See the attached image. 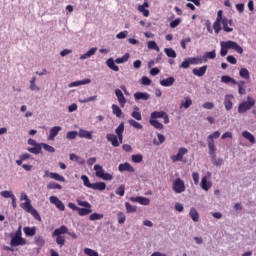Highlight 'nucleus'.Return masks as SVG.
Listing matches in <instances>:
<instances>
[{"instance_id":"obj_16","label":"nucleus","mask_w":256,"mask_h":256,"mask_svg":"<svg viewBox=\"0 0 256 256\" xmlns=\"http://www.w3.org/2000/svg\"><path fill=\"white\" fill-rule=\"evenodd\" d=\"M234 99L233 94H227L224 99V107L226 111H231L233 109V102L231 101Z\"/></svg>"},{"instance_id":"obj_50","label":"nucleus","mask_w":256,"mask_h":256,"mask_svg":"<svg viewBox=\"0 0 256 256\" xmlns=\"http://www.w3.org/2000/svg\"><path fill=\"white\" fill-rule=\"evenodd\" d=\"M104 215L99 213H93L89 216L90 221H99V219H103Z\"/></svg>"},{"instance_id":"obj_52","label":"nucleus","mask_w":256,"mask_h":256,"mask_svg":"<svg viewBox=\"0 0 256 256\" xmlns=\"http://www.w3.org/2000/svg\"><path fill=\"white\" fill-rule=\"evenodd\" d=\"M35 244L38 246V247H43L45 245V239H43L42 236H36L35 237Z\"/></svg>"},{"instance_id":"obj_24","label":"nucleus","mask_w":256,"mask_h":256,"mask_svg":"<svg viewBox=\"0 0 256 256\" xmlns=\"http://www.w3.org/2000/svg\"><path fill=\"white\" fill-rule=\"evenodd\" d=\"M236 85H238L239 95H246L247 94V87L245 86V81L240 80L236 83Z\"/></svg>"},{"instance_id":"obj_3","label":"nucleus","mask_w":256,"mask_h":256,"mask_svg":"<svg viewBox=\"0 0 256 256\" xmlns=\"http://www.w3.org/2000/svg\"><path fill=\"white\" fill-rule=\"evenodd\" d=\"M63 235H69L72 239H77V234L75 232H69V228L65 225L55 229L52 232V237H56V243L59 245L60 249L65 247V236Z\"/></svg>"},{"instance_id":"obj_19","label":"nucleus","mask_w":256,"mask_h":256,"mask_svg":"<svg viewBox=\"0 0 256 256\" xmlns=\"http://www.w3.org/2000/svg\"><path fill=\"white\" fill-rule=\"evenodd\" d=\"M115 95L118 99L120 106L125 107V103H127V99L125 98V95H123V92L120 89H116Z\"/></svg>"},{"instance_id":"obj_13","label":"nucleus","mask_w":256,"mask_h":256,"mask_svg":"<svg viewBox=\"0 0 256 256\" xmlns=\"http://www.w3.org/2000/svg\"><path fill=\"white\" fill-rule=\"evenodd\" d=\"M49 200H50V203H52V205H55V207L59 209V211L65 210V204H63V201L58 199L57 196H50Z\"/></svg>"},{"instance_id":"obj_15","label":"nucleus","mask_w":256,"mask_h":256,"mask_svg":"<svg viewBox=\"0 0 256 256\" xmlns=\"http://www.w3.org/2000/svg\"><path fill=\"white\" fill-rule=\"evenodd\" d=\"M130 201H132V203H139L140 205H149V203H151L149 198L143 196L130 197Z\"/></svg>"},{"instance_id":"obj_60","label":"nucleus","mask_w":256,"mask_h":256,"mask_svg":"<svg viewBox=\"0 0 256 256\" xmlns=\"http://www.w3.org/2000/svg\"><path fill=\"white\" fill-rule=\"evenodd\" d=\"M148 49H153L154 51H159V46H157V42L149 41L148 42Z\"/></svg>"},{"instance_id":"obj_63","label":"nucleus","mask_w":256,"mask_h":256,"mask_svg":"<svg viewBox=\"0 0 256 256\" xmlns=\"http://www.w3.org/2000/svg\"><path fill=\"white\" fill-rule=\"evenodd\" d=\"M141 83L142 85H151V79H149V77L147 76H143L141 79Z\"/></svg>"},{"instance_id":"obj_1","label":"nucleus","mask_w":256,"mask_h":256,"mask_svg":"<svg viewBox=\"0 0 256 256\" xmlns=\"http://www.w3.org/2000/svg\"><path fill=\"white\" fill-rule=\"evenodd\" d=\"M221 137L220 131H215L207 137L209 155L212 159L213 165L216 167H221L223 165V158L217 159V147L215 146V139H219Z\"/></svg>"},{"instance_id":"obj_5","label":"nucleus","mask_w":256,"mask_h":256,"mask_svg":"<svg viewBox=\"0 0 256 256\" xmlns=\"http://www.w3.org/2000/svg\"><path fill=\"white\" fill-rule=\"evenodd\" d=\"M220 55L221 57H225V55H227V53H229V49H233L234 51H236V53H239V55H243V47H241L239 44H237V42L235 41H222L220 43Z\"/></svg>"},{"instance_id":"obj_57","label":"nucleus","mask_w":256,"mask_h":256,"mask_svg":"<svg viewBox=\"0 0 256 256\" xmlns=\"http://www.w3.org/2000/svg\"><path fill=\"white\" fill-rule=\"evenodd\" d=\"M132 161L133 163H141V161H143V155L141 154L132 155Z\"/></svg>"},{"instance_id":"obj_21","label":"nucleus","mask_w":256,"mask_h":256,"mask_svg":"<svg viewBox=\"0 0 256 256\" xmlns=\"http://www.w3.org/2000/svg\"><path fill=\"white\" fill-rule=\"evenodd\" d=\"M90 189H93L94 191H105V189H107V184H105V182L92 183Z\"/></svg>"},{"instance_id":"obj_51","label":"nucleus","mask_w":256,"mask_h":256,"mask_svg":"<svg viewBox=\"0 0 256 256\" xmlns=\"http://www.w3.org/2000/svg\"><path fill=\"white\" fill-rule=\"evenodd\" d=\"M35 81H37V77H33L30 81V89L31 91H40V88L35 84Z\"/></svg>"},{"instance_id":"obj_34","label":"nucleus","mask_w":256,"mask_h":256,"mask_svg":"<svg viewBox=\"0 0 256 256\" xmlns=\"http://www.w3.org/2000/svg\"><path fill=\"white\" fill-rule=\"evenodd\" d=\"M88 83H91V79H84V80L72 82L70 83L69 87H79V85H88Z\"/></svg>"},{"instance_id":"obj_33","label":"nucleus","mask_w":256,"mask_h":256,"mask_svg":"<svg viewBox=\"0 0 256 256\" xmlns=\"http://www.w3.org/2000/svg\"><path fill=\"white\" fill-rule=\"evenodd\" d=\"M97 53V48H91L88 52L80 56V59L83 61L85 59H89V57H93V55Z\"/></svg>"},{"instance_id":"obj_40","label":"nucleus","mask_w":256,"mask_h":256,"mask_svg":"<svg viewBox=\"0 0 256 256\" xmlns=\"http://www.w3.org/2000/svg\"><path fill=\"white\" fill-rule=\"evenodd\" d=\"M164 53H166L167 57H170L171 59H175L177 57V52H175L173 48H165Z\"/></svg>"},{"instance_id":"obj_56","label":"nucleus","mask_w":256,"mask_h":256,"mask_svg":"<svg viewBox=\"0 0 256 256\" xmlns=\"http://www.w3.org/2000/svg\"><path fill=\"white\" fill-rule=\"evenodd\" d=\"M116 195H119L120 197L125 195V185L122 184L116 189Z\"/></svg>"},{"instance_id":"obj_18","label":"nucleus","mask_w":256,"mask_h":256,"mask_svg":"<svg viewBox=\"0 0 256 256\" xmlns=\"http://www.w3.org/2000/svg\"><path fill=\"white\" fill-rule=\"evenodd\" d=\"M134 99H136V101H149V99H151V95L147 92H136L134 94Z\"/></svg>"},{"instance_id":"obj_46","label":"nucleus","mask_w":256,"mask_h":256,"mask_svg":"<svg viewBox=\"0 0 256 256\" xmlns=\"http://www.w3.org/2000/svg\"><path fill=\"white\" fill-rule=\"evenodd\" d=\"M41 149H44L48 153H55V148L46 143H41Z\"/></svg>"},{"instance_id":"obj_26","label":"nucleus","mask_w":256,"mask_h":256,"mask_svg":"<svg viewBox=\"0 0 256 256\" xmlns=\"http://www.w3.org/2000/svg\"><path fill=\"white\" fill-rule=\"evenodd\" d=\"M174 83H175L174 77H169L160 81V85H162V87H171V85H173Z\"/></svg>"},{"instance_id":"obj_25","label":"nucleus","mask_w":256,"mask_h":256,"mask_svg":"<svg viewBox=\"0 0 256 256\" xmlns=\"http://www.w3.org/2000/svg\"><path fill=\"white\" fill-rule=\"evenodd\" d=\"M131 117H133V119H136V121H141L143 119V116H141V112L138 106H134V110L131 113Z\"/></svg>"},{"instance_id":"obj_4","label":"nucleus","mask_w":256,"mask_h":256,"mask_svg":"<svg viewBox=\"0 0 256 256\" xmlns=\"http://www.w3.org/2000/svg\"><path fill=\"white\" fill-rule=\"evenodd\" d=\"M125 132V123L121 122L115 129V134H107L106 139L111 143L112 147H119L123 145V133Z\"/></svg>"},{"instance_id":"obj_31","label":"nucleus","mask_w":256,"mask_h":256,"mask_svg":"<svg viewBox=\"0 0 256 256\" xmlns=\"http://www.w3.org/2000/svg\"><path fill=\"white\" fill-rule=\"evenodd\" d=\"M192 221H194V223L199 222V212H197V209H195L194 207H192L190 209V213H189Z\"/></svg>"},{"instance_id":"obj_43","label":"nucleus","mask_w":256,"mask_h":256,"mask_svg":"<svg viewBox=\"0 0 256 256\" xmlns=\"http://www.w3.org/2000/svg\"><path fill=\"white\" fill-rule=\"evenodd\" d=\"M129 53H126L124 56L117 58L115 60V63H117L118 65H121V63H127V61H129Z\"/></svg>"},{"instance_id":"obj_48","label":"nucleus","mask_w":256,"mask_h":256,"mask_svg":"<svg viewBox=\"0 0 256 256\" xmlns=\"http://www.w3.org/2000/svg\"><path fill=\"white\" fill-rule=\"evenodd\" d=\"M128 123L131 127H134V129H143V125L133 119L128 120Z\"/></svg>"},{"instance_id":"obj_37","label":"nucleus","mask_w":256,"mask_h":256,"mask_svg":"<svg viewBox=\"0 0 256 256\" xmlns=\"http://www.w3.org/2000/svg\"><path fill=\"white\" fill-rule=\"evenodd\" d=\"M93 213V210L91 208H79L78 209V215H80V217H85V215H89Z\"/></svg>"},{"instance_id":"obj_35","label":"nucleus","mask_w":256,"mask_h":256,"mask_svg":"<svg viewBox=\"0 0 256 256\" xmlns=\"http://www.w3.org/2000/svg\"><path fill=\"white\" fill-rule=\"evenodd\" d=\"M37 229L35 227H24V233L26 237H33L36 233Z\"/></svg>"},{"instance_id":"obj_17","label":"nucleus","mask_w":256,"mask_h":256,"mask_svg":"<svg viewBox=\"0 0 256 256\" xmlns=\"http://www.w3.org/2000/svg\"><path fill=\"white\" fill-rule=\"evenodd\" d=\"M118 171H120V173H123L124 171H128V173H135V168L126 162L118 166Z\"/></svg>"},{"instance_id":"obj_8","label":"nucleus","mask_w":256,"mask_h":256,"mask_svg":"<svg viewBox=\"0 0 256 256\" xmlns=\"http://www.w3.org/2000/svg\"><path fill=\"white\" fill-rule=\"evenodd\" d=\"M94 171L96 177H98L99 179H103V181H113V175L105 173L103 166L99 164L94 165Z\"/></svg>"},{"instance_id":"obj_47","label":"nucleus","mask_w":256,"mask_h":256,"mask_svg":"<svg viewBox=\"0 0 256 256\" xmlns=\"http://www.w3.org/2000/svg\"><path fill=\"white\" fill-rule=\"evenodd\" d=\"M125 207H126V213H135L137 211V207L131 205V203L129 202L125 203Z\"/></svg>"},{"instance_id":"obj_45","label":"nucleus","mask_w":256,"mask_h":256,"mask_svg":"<svg viewBox=\"0 0 256 256\" xmlns=\"http://www.w3.org/2000/svg\"><path fill=\"white\" fill-rule=\"evenodd\" d=\"M201 63H204L203 57H193L190 58V64L191 65H201Z\"/></svg>"},{"instance_id":"obj_30","label":"nucleus","mask_w":256,"mask_h":256,"mask_svg":"<svg viewBox=\"0 0 256 256\" xmlns=\"http://www.w3.org/2000/svg\"><path fill=\"white\" fill-rule=\"evenodd\" d=\"M145 7H149V2L145 1L143 5L138 6V11H140V13H143L144 17H148L149 10L145 9Z\"/></svg>"},{"instance_id":"obj_49","label":"nucleus","mask_w":256,"mask_h":256,"mask_svg":"<svg viewBox=\"0 0 256 256\" xmlns=\"http://www.w3.org/2000/svg\"><path fill=\"white\" fill-rule=\"evenodd\" d=\"M191 105H193V100L190 97H186L185 102L181 103V107H184V109H189Z\"/></svg>"},{"instance_id":"obj_59","label":"nucleus","mask_w":256,"mask_h":256,"mask_svg":"<svg viewBox=\"0 0 256 256\" xmlns=\"http://www.w3.org/2000/svg\"><path fill=\"white\" fill-rule=\"evenodd\" d=\"M77 135H79V132H77V131H69L67 133V135H66V138L70 139V140L77 139Z\"/></svg>"},{"instance_id":"obj_64","label":"nucleus","mask_w":256,"mask_h":256,"mask_svg":"<svg viewBox=\"0 0 256 256\" xmlns=\"http://www.w3.org/2000/svg\"><path fill=\"white\" fill-rule=\"evenodd\" d=\"M192 179H193L195 185H199V174L197 172L192 173Z\"/></svg>"},{"instance_id":"obj_32","label":"nucleus","mask_w":256,"mask_h":256,"mask_svg":"<svg viewBox=\"0 0 256 256\" xmlns=\"http://www.w3.org/2000/svg\"><path fill=\"white\" fill-rule=\"evenodd\" d=\"M215 57H217V53L215 52V50H213L210 52H205V54L202 56V59L204 63H207V59H215Z\"/></svg>"},{"instance_id":"obj_42","label":"nucleus","mask_w":256,"mask_h":256,"mask_svg":"<svg viewBox=\"0 0 256 256\" xmlns=\"http://www.w3.org/2000/svg\"><path fill=\"white\" fill-rule=\"evenodd\" d=\"M41 144H38L32 148H28L27 151H29V153H33L34 155H39V153H41Z\"/></svg>"},{"instance_id":"obj_27","label":"nucleus","mask_w":256,"mask_h":256,"mask_svg":"<svg viewBox=\"0 0 256 256\" xmlns=\"http://www.w3.org/2000/svg\"><path fill=\"white\" fill-rule=\"evenodd\" d=\"M242 137H244V139H247V141L252 143V145H255V136H253V134H251V132H249L247 130L243 131L242 132Z\"/></svg>"},{"instance_id":"obj_7","label":"nucleus","mask_w":256,"mask_h":256,"mask_svg":"<svg viewBox=\"0 0 256 256\" xmlns=\"http://www.w3.org/2000/svg\"><path fill=\"white\" fill-rule=\"evenodd\" d=\"M253 107H255V99L248 96L247 101H244L239 104L238 113H240V115H242L243 113H247V111H250V109Z\"/></svg>"},{"instance_id":"obj_36","label":"nucleus","mask_w":256,"mask_h":256,"mask_svg":"<svg viewBox=\"0 0 256 256\" xmlns=\"http://www.w3.org/2000/svg\"><path fill=\"white\" fill-rule=\"evenodd\" d=\"M150 125H152V127H154V129H164L165 126H163V124L161 122H159V120H153L150 119L149 120Z\"/></svg>"},{"instance_id":"obj_53","label":"nucleus","mask_w":256,"mask_h":256,"mask_svg":"<svg viewBox=\"0 0 256 256\" xmlns=\"http://www.w3.org/2000/svg\"><path fill=\"white\" fill-rule=\"evenodd\" d=\"M81 179H82V181L84 183V186L88 187V189H91L93 184H91V182L89 181V177H87V175H82Z\"/></svg>"},{"instance_id":"obj_20","label":"nucleus","mask_w":256,"mask_h":256,"mask_svg":"<svg viewBox=\"0 0 256 256\" xmlns=\"http://www.w3.org/2000/svg\"><path fill=\"white\" fill-rule=\"evenodd\" d=\"M193 75H195L196 77H203V75H205V73H207V65H204L200 68H194L192 70Z\"/></svg>"},{"instance_id":"obj_28","label":"nucleus","mask_w":256,"mask_h":256,"mask_svg":"<svg viewBox=\"0 0 256 256\" xmlns=\"http://www.w3.org/2000/svg\"><path fill=\"white\" fill-rule=\"evenodd\" d=\"M239 76L246 81L251 79V75L249 74V70H247V68H241L239 71Z\"/></svg>"},{"instance_id":"obj_2","label":"nucleus","mask_w":256,"mask_h":256,"mask_svg":"<svg viewBox=\"0 0 256 256\" xmlns=\"http://www.w3.org/2000/svg\"><path fill=\"white\" fill-rule=\"evenodd\" d=\"M221 23L223 26V31H225L226 33H233V20L223 17V10H219L217 12V18L213 23V29L216 35H219V33H221Z\"/></svg>"},{"instance_id":"obj_6","label":"nucleus","mask_w":256,"mask_h":256,"mask_svg":"<svg viewBox=\"0 0 256 256\" xmlns=\"http://www.w3.org/2000/svg\"><path fill=\"white\" fill-rule=\"evenodd\" d=\"M21 209L26 211V213H30L36 221H41V215H39V212L33 208V205H31V200H28L27 202L20 204Z\"/></svg>"},{"instance_id":"obj_14","label":"nucleus","mask_w":256,"mask_h":256,"mask_svg":"<svg viewBox=\"0 0 256 256\" xmlns=\"http://www.w3.org/2000/svg\"><path fill=\"white\" fill-rule=\"evenodd\" d=\"M200 187H201V189H203V191H209V189H211V187H213V183H211V181H209L208 176H203L201 183H200Z\"/></svg>"},{"instance_id":"obj_9","label":"nucleus","mask_w":256,"mask_h":256,"mask_svg":"<svg viewBox=\"0 0 256 256\" xmlns=\"http://www.w3.org/2000/svg\"><path fill=\"white\" fill-rule=\"evenodd\" d=\"M150 119L152 120H156L157 119H163L165 125L169 124V114H167V112L165 111H154L150 114Z\"/></svg>"},{"instance_id":"obj_55","label":"nucleus","mask_w":256,"mask_h":256,"mask_svg":"<svg viewBox=\"0 0 256 256\" xmlns=\"http://www.w3.org/2000/svg\"><path fill=\"white\" fill-rule=\"evenodd\" d=\"M0 195L1 197H4V199H11L13 196H15L13 192L7 190L2 191Z\"/></svg>"},{"instance_id":"obj_23","label":"nucleus","mask_w":256,"mask_h":256,"mask_svg":"<svg viewBox=\"0 0 256 256\" xmlns=\"http://www.w3.org/2000/svg\"><path fill=\"white\" fill-rule=\"evenodd\" d=\"M59 131H61V126H54V127H52V128L50 129V134H49L48 139H49L50 141L55 140V137H56L57 135H59Z\"/></svg>"},{"instance_id":"obj_38","label":"nucleus","mask_w":256,"mask_h":256,"mask_svg":"<svg viewBox=\"0 0 256 256\" xmlns=\"http://www.w3.org/2000/svg\"><path fill=\"white\" fill-rule=\"evenodd\" d=\"M50 179H54L55 181H60L61 183H65V177L61 176L59 173L52 172L50 174Z\"/></svg>"},{"instance_id":"obj_61","label":"nucleus","mask_w":256,"mask_h":256,"mask_svg":"<svg viewBox=\"0 0 256 256\" xmlns=\"http://www.w3.org/2000/svg\"><path fill=\"white\" fill-rule=\"evenodd\" d=\"M181 25V18H177L170 23L171 29H175V27H179Z\"/></svg>"},{"instance_id":"obj_10","label":"nucleus","mask_w":256,"mask_h":256,"mask_svg":"<svg viewBox=\"0 0 256 256\" xmlns=\"http://www.w3.org/2000/svg\"><path fill=\"white\" fill-rule=\"evenodd\" d=\"M174 193H185V182L181 178H176L172 183Z\"/></svg>"},{"instance_id":"obj_11","label":"nucleus","mask_w":256,"mask_h":256,"mask_svg":"<svg viewBox=\"0 0 256 256\" xmlns=\"http://www.w3.org/2000/svg\"><path fill=\"white\" fill-rule=\"evenodd\" d=\"M189 153V150L187 148L182 147L179 148L178 153L176 155H173L170 157L171 161L173 163H177V161H183V156L187 155Z\"/></svg>"},{"instance_id":"obj_22","label":"nucleus","mask_w":256,"mask_h":256,"mask_svg":"<svg viewBox=\"0 0 256 256\" xmlns=\"http://www.w3.org/2000/svg\"><path fill=\"white\" fill-rule=\"evenodd\" d=\"M78 136L81 138V139H93V132H89L85 129H80L79 132H78Z\"/></svg>"},{"instance_id":"obj_39","label":"nucleus","mask_w":256,"mask_h":256,"mask_svg":"<svg viewBox=\"0 0 256 256\" xmlns=\"http://www.w3.org/2000/svg\"><path fill=\"white\" fill-rule=\"evenodd\" d=\"M112 113L116 115V117L120 118L123 115V111L116 104L112 105Z\"/></svg>"},{"instance_id":"obj_58","label":"nucleus","mask_w":256,"mask_h":256,"mask_svg":"<svg viewBox=\"0 0 256 256\" xmlns=\"http://www.w3.org/2000/svg\"><path fill=\"white\" fill-rule=\"evenodd\" d=\"M117 216H118V223L120 225H123V223H125V221H126L125 213L118 212Z\"/></svg>"},{"instance_id":"obj_44","label":"nucleus","mask_w":256,"mask_h":256,"mask_svg":"<svg viewBox=\"0 0 256 256\" xmlns=\"http://www.w3.org/2000/svg\"><path fill=\"white\" fill-rule=\"evenodd\" d=\"M47 189L51 190V189H63V186H61V184L57 183V182H49L47 184Z\"/></svg>"},{"instance_id":"obj_54","label":"nucleus","mask_w":256,"mask_h":256,"mask_svg":"<svg viewBox=\"0 0 256 256\" xmlns=\"http://www.w3.org/2000/svg\"><path fill=\"white\" fill-rule=\"evenodd\" d=\"M84 253L88 256H99V253L91 248H85Z\"/></svg>"},{"instance_id":"obj_12","label":"nucleus","mask_w":256,"mask_h":256,"mask_svg":"<svg viewBox=\"0 0 256 256\" xmlns=\"http://www.w3.org/2000/svg\"><path fill=\"white\" fill-rule=\"evenodd\" d=\"M10 245L12 247H19V245H27V240H25V238L23 237L12 236Z\"/></svg>"},{"instance_id":"obj_62","label":"nucleus","mask_w":256,"mask_h":256,"mask_svg":"<svg viewBox=\"0 0 256 256\" xmlns=\"http://www.w3.org/2000/svg\"><path fill=\"white\" fill-rule=\"evenodd\" d=\"M127 35H129V32L127 30L123 31V32H119L116 37L117 39H125V37H127Z\"/></svg>"},{"instance_id":"obj_29","label":"nucleus","mask_w":256,"mask_h":256,"mask_svg":"<svg viewBox=\"0 0 256 256\" xmlns=\"http://www.w3.org/2000/svg\"><path fill=\"white\" fill-rule=\"evenodd\" d=\"M106 65L107 67H109V69H111L112 71H119V66H117L115 64V60H113V58H109L107 61H106Z\"/></svg>"},{"instance_id":"obj_41","label":"nucleus","mask_w":256,"mask_h":256,"mask_svg":"<svg viewBox=\"0 0 256 256\" xmlns=\"http://www.w3.org/2000/svg\"><path fill=\"white\" fill-rule=\"evenodd\" d=\"M221 82L222 83H232V85H237V80L234 78H231L230 76H222L221 77Z\"/></svg>"}]
</instances>
